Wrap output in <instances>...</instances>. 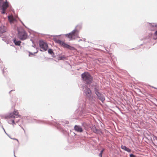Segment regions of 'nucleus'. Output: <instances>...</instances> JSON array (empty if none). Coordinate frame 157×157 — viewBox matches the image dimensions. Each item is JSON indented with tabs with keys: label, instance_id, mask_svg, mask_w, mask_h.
<instances>
[{
	"label": "nucleus",
	"instance_id": "1",
	"mask_svg": "<svg viewBox=\"0 0 157 157\" xmlns=\"http://www.w3.org/2000/svg\"><path fill=\"white\" fill-rule=\"evenodd\" d=\"M18 37L21 40H26L28 35L26 32L21 27L17 28Z\"/></svg>",
	"mask_w": 157,
	"mask_h": 157
},
{
	"label": "nucleus",
	"instance_id": "2",
	"mask_svg": "<svg viewBox=\"0 0 157 157\" xmlns=\"http://www.w3.org/2000/svg\"><path fill=\"white\" fill-rule=\"evenodd\" d=\"M82 77L83 80L86 81V84H89L91 83L92 77L88 73L85 72L82 74Z\"/></svg>",
	"mask_w": 157,
	"mask_h": 157
},
{
	"label": "nucleus",
	"instance_id": "3",
	"mask_svg": "<svg viewBox=\"0 0 157 157\" xmlns=\"http://www.w3.org/2000/svg\"><path fill=\"white\" fill-rule=\"evenodd\" d=\"M65 36L70 39V40H74L76 38H78V31L77 29H75L71 33L65 34Z\"/></svg>",
	"mask_w": 157,
	"mask_h": 157
},
{
	"label": "nucleus",
	"instance_id": "4",
	"mask_svg": "<svg viewBox=\"0 0 157 157\" xmlns=\"http://www.w3.org/2000/svg\"><path fill=\"white\" fill-rule=\"evenodd\" d=\"M85 96H86V98L89 100H91L93 99V97L92 96V92L90 90L86 87L84 91Z\"/></svg>",
	"mask_w": 157,
	"mask_h": 157
},
{
	"label": "nucleus",
	"instance_id": "5",
	"mask_svg": "<svg viewBox=\"0 0 157 157\" xmlns=\"http://www.w3.org/2000/svg\"><path fill=\"white\" fill-rule=\"evenodd\" d=\"M39 46L41 51H45L47 50L48 48L47 43L43 40L40 41Z\"/></svg>",
	"mask_w": 157,
	"mask_h": 157
},
{
	"label": "nucleus",
	"instance_id": "6",
	"mask_svg": "<svg viewBox=\"0 0 157 157\" xmlns=\"http://www.w3.org/2000/svg\"><path fill=\"white\" fill-rule=\"evenodd\" d=\"M56 42L65 48H66L70 50H73L74 49V47L66 44L63 41H62L60 40H56Z\"/></svg>",
	"mask_w": 157,
	"mask_h": 157
},
{
	"label": "nucleus",
	"instance_id": "7",
	"mask_svg": "<svg viewBox=\"0 0 157 157\" xmlns=\"http://www.w3.org/2000/svg\"><path fill=\"white\" fill-rule=\"evenodd\" d=\"M19 113L17 111H15L13 113H10L7 115L6 117L7 119L17 117L19 116Z\"/></svg>",
	"mask_w": 157,
	"mask_h": 157
},
{
	"label": "nucleus",
	"instance_id": "8",
	"mask_svg": "<svg viewBox=\"0 0 157 157\" xmlns=\"http://www.w3.org/2000/svg\"><path fill=\"white\" fill-rule=\"evenodd\" d=\"M9 6L8 2L6 0V1L3 3L1 9L2 10V13L3 14H5L6 13V10L8 8Z\"/></svg>",
	"mask_w": 157,
	"mask_h": 157
},
{
	"label": "nucleus",
	"instance_id": "9",
	"mask_svg": "<svg viewBox=\"0 0 157 157\" xmlns=\"http://www.w3.org/2000/svg\"><path fill=\"white\" fill-rule=\"evenodd\" d=\"M95 94L98 96L99 99L102 102H103V101H105V98L102 94L97 90L95 91Z\"/></svg>",
	"mask_w": 157,
	"mask_h": 157
},
{
	"label": "nucleus",
	"instance_id": "10",
	"mask_svg": "<svg viewBox=\"0 0 157 157\" xmlns=\"http://www.w3.org/2000/svg\"><path fill=\"white\" fill-rule=\"evenodd\" d=\"M91 129L93 132L96 133L100 134L101 133V132L100 130L97 129L95 127V125H93Z\"/></svg>",
	"mask_w": 157,
	"mask_h": 157
},
{
	"label": "nucleus",
	"instance_id": "11",
	"mask_svg": "<svg viewBox=\"0 0 157 157\" xmlns=\"http://www.w3.org/2000/svg\"><path fill=\"white\" fill-rule=\"evenodd\" d=\"M74 129L77 132H82L83 131L82 128L79 126L75 125L74 127Z\"/></svg>",
	"mask_w": 157,
	"mask_h": 157
},
{
	"label": "nucleus",
	"instance_id": "12",
	"mask_svg": "<svg viewBox=\"0 0 157 157\" xmlns=\"http://www.w3.org/2000/svg\"><path fill=\"white\" fill-rule=\"evenodd\" d=\"M121 148L122 149H124V150H125L128 152H130L131 151V149H130L129 148H127L125 146H121Z\"/></svg>",
	"mask_w": 157,
	"mask_h": 157
},
{
	"label": "nucleus",
	"instance_id": "13",
	"mask_svg": "<svg viewBox=\"0 0 157 157\" xmlns=\"http://www.w3.org/2000/svg\"><path fill=\"white\" fill-rule=\"evenodd\" d=\"M8 18L10 22H13L15 20L14 18L13 17V16L11 15L8 16Z\"/></svg>",
	"mask_w": 157,
	"mask_h": 157
},
{
	"label": "nucleus",
	"instance_id": "14",
	"mask_svg": "<svg viewBox=\"0 0 157 157\" xmlns=\"http://www.w3.org/2000/svg\"><path fill=\"white\" fill-rule=\"evenodd\" d=\"M13 42L16 45L19 46L20 45L21 42L20 41H17L15 39L13 40Z\"/></svg>",
	"mask_w": 157,
	"mask_h": 157
},
{
	"label": "nucleus",
	"instance_id": "15",
	"mask_svg": "<svg viewBox=\"0 0 157 157\" xmlns=\"http://www.w3.org/2000/svg\"><path fill=\"white\" fill-rule=\"evenodd\" d=\"M105 150L104 149H103L101 151L100 153H99V155L100 157H102V154Z\"/></svg>",
	"mask_w": 157,
	"mask_h": 157
},
{
	"label": "nucleus",
	"instance_id": "16",
	"mask_svg": "<svg viewBox=\"0 0 157 157\" xmlns=\"http://www.w3.org/2000/svg\"><path fill=\"white\" fill-rule=\"evenodd\" d=\"M4 28V27H3V28ZM6 32V31L5 29H2V28L1 27L0 29V32L2 33H4Z\"/></svg>",
	"mask_w": 157,
	"mask_h": 157
},
{
	"label": "nucleus",
	"instance_id": "17",
	"mask_svg": "<svg viewBox=\"0 0 157 157\" xmlns=\"http://www.w3.org/2000/svg\"><path fill=\"white\" fill-rule=\"evenodd\" d=\"M9 123L11 124H15L14 121V120H11L10 121Z\"/></svg>",
	"mask_w": 157,
	"mask_h": 157
},
{
	"label": "nucleus",
	"instance_id": "18",
	"mask_svg": "<svg viewBox=\"0 0 157 157\" xmlns=\"http://www.w3.org/2000/svg\"><path fill=\"white\" fill-rule=\"evenodd\" d=\"M48 52L49 53L52 54L53 53V52L52 49H49L48 50Z\"/></svg>",
	"mask_w": 157,
	"mask_h": 157
},
{
	"label": "nucleus",
	"instance_id": "19",
	"mask_svg": "<svg viewBox=\"0 0 157 157\" xmlns=\"http://www.w3.org/2000/svg\"><path fill=\"white\" fill-rule=\"evenodd\" d=\"M130 157H136L133 154H131L130 155Z\"/></svg>",
	"mask_w": 157,
	"mask_h": 157
},
{
	"label": "nucleus",
	"instance_id": "20",
	"mask_svg": "<svg viewBox=\"0 0 157 157\" xmlns=\"http://www.w3.org/2000/svg\"><path fill=\"white\" fill-rule=\"evenodd\" d=\"M3 0H0V4H2L3 2Z\"/></svg>",
	"mask_w": 157,
	"mask_h": 157
},
{
	"label": "nucleus",
	"instance_id": "21",
	"mask_svg": "<svg viewBox=\"0 0 157 157\" xmlns=\"http://www.w3.org/2000/svg\"><path fill=\"white\" fill-rule=\"evenodd\" d=\"M63 58V57H59V59H62Z\"/></svg>",
	"mask_w": 157,
	"mask_h": 157
},
{
	"label": "nucleus",
	"instance_id": "22",
	"mask_svg": "<svg viewBox=\"0 0 157 157\" xmlns=\"http://www.w3.org/2000/svg\"><path fill=\"white\" fill-rule=\"evenodd\" d=\"M155 34L156 35H157V31H156L155 33Z\"/></svg>",
	"mask_w": 157,
	"mask_h": 157
}]
</instances>
